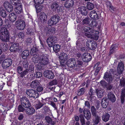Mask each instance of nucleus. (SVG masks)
I'll return each instance as SVG.
<instances>
[{
	"mask_svg": "<svg viewBox=\"0 0 125 125\" xmlns=\"http://www.w3.org/2000/svg\"><path fill=\"white\" fill-rule=\"evenodd\" d=\"M103 78L109 84H110L113 80L111 73L108 72L105 73Z\"/></svg>",
	"mask_w": 125,
	"mask_h": 125,
	"instance_id": "9d476101",
	"label": "nucleus"
},
{
	"mask_svg": "<svg viewBox=\"0 0 125 125\" xmlns=\"http://www.w3.org/2000/svg\"><path fill=\"white\" fill-rule=\"evenodd\" d=\"M26 94L28 96L36 98L38 97L37 91L33 89H29L26 91Z\"/></svg>",
	"mask_w": 125,
	"mask_h": 125,
	"instance_id": "1a4fd4ad",
	"label": "nucleus"
},
{
	"mask_svg": "<svg viewBox=\"0 0 125 125\" xmlns=\"http://www.w3.org/2000/svg\"><path fill=\"white\" fill-rule=\"evenodd\" d=\"M37 90L38 92H40L43 90V88L41 85H39L37 87Z\"/></svg>",
	"mask_w": 125,
	"mask_h": 125,
	"instance_id": "0e129e2a",
	"label": "nucleus"
},
{
	"mask_svg": "<svg viewBox=\"0 0 125 125\" xmlns=\"http://www.w3.org/2000/svg\"><path fill=\"white\" fill-rule=\"evenodd\" d=\"M119 44L118 43L113 44L110 49V52L112 53L115 52L116 50H117L118 49Z\"/></svg>",
	"mask_w": 125,
	"mask_h": 125,
	"instance_id": "cd10ccee",
	"label": "nucleus"
},
{
	"mask_svg": "<svg viewBox=\"0 0 125 125\" xmlns=\"http://www.w3.org/2000/svg\"><path fill=\"white\" fill-rule=\"evenodd\" d=\"M76 60L74 59H70L67 61L66 64L69 67L72 68L74 67L76 65Z\"/></svg>",
	"mask_w": 125,
	"mask_h": 125,
	"instance_id": "f3484780",
	"label": "nucleus"
},
{
	"mask_svg": "<svg viewBox=\"0 0 125 125\" xmlns=\"http://www.w3.org/2000/svg\"><path fill=\"white\" fill-rule=\"evenodd\" d=\"M107 102L101 101V105L103 108H105L106 107L107 105Z\"/></svg>",
	"mask_w": 125,
	"mask_h": 125,
	"instance_id": "69168bd1",
	"label": "nucleus"
},
{
	"mask_svg": "<svg viewBox=\"0 0 125 125\" xmlns=\"http://www.w3.org/2000/svg\"><path fill=\"white\" fill-rule=\"evenodd\" d=\"M57 39L55 36H52L48 38L47 40V42L50 47L53 46V50L56 53L58 52L60 49V46L58 44L53 45L57 42Z\"/></svg>",
	"mask_w": 125,
	"mask_h": 125,
	"instance_id": "f03ea898",
	"label": "nucleus"
},
{
	"mask_svg": "<svg viewBox=\"0 0 125 125\" xmlns=\"http://www.w3.org/2000/svg\"><path fill=\"white\" fill-rule=\"evenodd\" d=\"M26 111L27 114L29 115H32L35 112V109L32 107L26 108Z\"/></svg>",
	"mask_w": 125,
	"mask_h": 125,
	"instance_id": "393cba45",
	"label": "nucleus"
},
{
	"mask_svg": "<svg viewBox=\"0 0 125 125\" xmlns=\"http://www.w3.org/2000/svg\"><path fill=\"white\" fill-rule=\"evenodd\" d=\"M48 57L49 55L46 54L41 55L39 61L40 63L44 65L47 64L49 61Z\"/></svg>",
	"mask_w": 125,
	"mask_h": 125,
	"instance_id": "423d86ee",
	"label": "nucleus"
},
{
	"mask_svg": "<svg viewBox=\"0 0 125 125\" xmlns=\"http://www.w3.org/2000/svg\"><path fill=\"white\" fill-rule=\"evenodd\" d=\"M12 62L11 59H6L4 60L2 63V67L4 69L7 68L11 65Z\"/></svg>",
	"mask_w": 125,
	"mask_h": 125,
	"instance_id": "4468645a",
	"label": "nucleus"
},
{
	"mask_svg": "<svg viewBox=\"0 0 125 125\" xmlns=\"http://www.w3.org/2000/svg\"><path fill=\"white\" fill-rule=\"evenodd\" d=\"M94 116L95 120L94 121V123L96 125L98 124L100 121L101 119L100 117L96 114L95 115H93Z\"/></svg>",
	"mask_w": 125,
	"mask_h": 125,
	"instance_id": "a18cd8bd",
	"label": "nucleus"
},
{
	"mask_svg": "<svg viewBox=\"0 0 125 125\" xmlns=\"http://www.w3.org/2000/svg\"><path fill=\"white\" fill-rule=\"evenodd\" d=\"M86 7L87 10H90L93 9L94 8V5L92 3L88 2L87 3Z\"/></svg>",
	"mask_w": 125,
	"mask_h": 125,
	"instance_id": "c03bdc74",
	"label": "nucleus"
},
{
	"mask_svg": "<svg viewBox=\"0 0 125 125\" xmlns=\"http://www.w3.org/2000/svg\"><path fill=\"white\" fill-rule=\"evenodd\" d=\"M9 20L12 22L14 21L17 18V16L14 13L9 14Z\"/></svg>",
	"mask_w": 125,
	"mask_h": 125,
	"instance_id": "473e14b6",
	"label": "nucleus"
},
{
	"mask_svg": "<svg viewBox=\"0 0 125 125\" xmlns=\"http://www.w3.org/2000/svg\"><path fill=\"white\" fill-rule=\"evenodd\" d=\"M7 15L6 12L4 9L0 8V15L3 18L5 17Z\"/></svg>",
	"mask_w": 125,
	"mask_h": 125,
	"instance_id": "a19ab883",
	"label": "nucleus"
},
{
	"mask_svg": "<svg viewBox=\"0 0 125 125\" xmlns=\"http://www.w3.org/2000/svg\"><path fill=\"white\" fill-rule=\"evenodd\" d=\"M0 38L3 42H7L10 39V34L7 29L5 27L1 28L0 30Z\"/></svg>",
	"mask_w": 125,
	"mask_h": 125,
	"instance_id": "7ed1b4c3",
	"label": "nucleus"
},
{
	"mask_svg": "<svg viewBox=\"0 0 125 125\" xmlns=\"http://www.w3.org/2000/svg\"><path fill=\"white\" fill-rule=\"evenodd\" d=\"M84 116L85 118L87 120L89 119L91 117V114L90 112L88 110H86L84 109L83 110Z\"/></svg>",
	"mask_w": 125,
	"mask_h": 125,
	"instance_id": "a878e982",
	"label": "nucleus"
},
{
	"mask_svg": "<svg viewBox=\"0 0 125 125\" xmlns=\"http://www.w3.org/2000/svg\"><path fill=\"white\" fill-rule=\"evenodd\" d=\"M0 46L3 51L4 52L6 51L9 48L8 45L6 42L1 43Z\"/></svg>",
	"mask_w": 125,
	"mask_h": 125,
	"instance_id": "f704fd0d",
	"label": "nucleus"
},
{
	"mask_svg": "<svg viewBox=\"0 0 125 125\" xmlns=\"http://www.w3.org/2000/svg\"><path fill=\"white\" fill-rule=\"evenodd\" d=\"M82 57L83 60L85 62H88L92 59V56L91 54L88 53H85L82 54Z\"/></svg>",
	"mask_w": 125,
	"mask_h": 125,
	"instance_id": "ddd939ff",
	"label": "nucleus"
},
{
	"mask_svg": "<svg viewBox=\"0 0 125 125\" xmlns=\"http://www.w3.org/2000/svg\"><path fill=\"white\" fill-rule=\"evenodd\" d=\"M40 57L39 54H34L33 55V62L34 63L38 62L40 60Z\"/></svg>",
	"mask_w": 125,
	"mask_h": 125,
	"instance_id": "72a5a7b5",
	"label": "nucleus"
},
{
	"mask_svg": "<svg viewBox=\"0 0 125 125\" xmlns=\"http://www.w3.org/2000/svg\"><path fill=\"white\" fill-rule=\"evenodd\" d=\"M44 0H34V2L36 4H42L44 2Z\"/></svg>",
	"mask_w": 125,
	"mask_h": 125,
	"instance_id": "052dcab7",
	"label": "nucleus"
},
{
	"mask_svg": "<svg viewBox=\"0 0 125 125\" xmlns=\"http://www.w3.org/2000/svg\"><path fill=\"white\" fill-rule=\"evenodd\" d=\"M84 27V30L85 31L87 32L88 33H91L92 31H93V29H92L91 28H90V27L88 26Z\"/></svg>",
	"mask_w": 125,
	"mask_h": 125,
	"instance_id": "de8ad7c7",
	"label": "nucleus"
},
{
	"mask_svg": "<svg viewBox=\"0 0 125 125\" xmlns=\"http://www.w3.org/2000/svg\"><path fill=\"white\" fill-rule=\"evenodd\" d=\"M11 3L14 5H16L17 4L19 3V0H10Z\"/></svg>",
	"mask_w": 125,
	"mask_h": 125,
	"instance_id": "13d9d810",
	"label": "nucleus"
},
{
	"mask_svg": "<svg viewBox=\"0 0 125 125\" xmlns=\"http://www.w3.org/2000/svg\"><path fill=\"white\" fill-rule=\"evenodd\" d=\"M15 23V24L16 25L17 28L18 30H22L24 29L26 25L25 22H21V23Z\"/></svg>",
	"mask_w": 125,
	"mask_h": 125,
	"instance_id": "aec40b11",
	"label": "nucleus"
},
{
	"mask_svg": "<svg viewBox=\"0 0 125 125\" xmlns=\"http://www.w3.org/2000/svg\"><path fill=\"white\" fill-rule=\"evenodd\" d=\"M60 64L62 66H63L65 61L68 58V56L66 54L63 52H61L59 56Z\"/></svg>",
	"mask_w": 125,
	"mask_h": 125,
	"instance_id": "0eeeda50",
	"label": "nucleus"
},
{
	"mask_svg": "<svg viewBox=\"0 0 125 125\" xmlns=\"http://www.w3.org/2000/svg\"><path fill=\"white\" fill-rule=\"evenodd\" d=\"M20 101L21 104L26 108L30 107L31 104L28 98L25 96H23L21 98Z\"/></svg>",
	"mask_w": 125,
	"mask_h": 125,
	"instance_id": "6e6552de",
	"label": "nucleus"
},
{
	"mask_svg": "<svg viewBox=\"0 0 125 125\" xmlns=\"http://www.w3.org/2000/svg\"><path fill=\"white\" fill-rule=\"evenodd\" d=\"M17 21H16L15 23L17 24V23H21L23 22H25V19L24 17L22 15H20L17 16L16 19Z\"/></svg>",
	"mask_w": 125,
	"mask_h": 125,
	"instance_id": "7c9ffc66",
	"label": "nucleus"
},
{
	"mask_svg": "<svg viewBox=\"0 0 125 125\" xmlns=\"http://www.w3.org/2000/svg\"><path fill=\"white\" fill-rule=\"evenodd\" d=\"M17 70L18 74L23 71L22 67L20 66H19L17 67Z\"/></svg>",
	"mask_w": 125,
	"mask_h": 125,
	"instance_id": "bf43d9fd",
	"label": "nucleus"
},
{
	"mask_svg": "<svg viewBox=\"0 0 125 125\" xmlns=\"http://www.w3.org/2000/svg\"><path fill=\"white\" fill-rule=\"evenodd\" d=\"M89 16L91 19L94 20H97L99 19L97 14L94 10H93L90 12Z\"/></svg>",
	"mask_w": 125,
	"mask_h": 125,
	"instance_id": "6ab92c4d",
	"label": "nucleus"
},
{
	"mask_svg": "<svg viewBox=\"0 0 125 125\" xmlns=\"http://www.w3.org/2000/svg\"><path fill=\"white\" fill-rule=\"evenodd\" d=\"M17 36L19 38L23 39L24 38V33L22 32H20L18 34Z\"/></svg>",
	"mask_w": 125,
	"mask_h": 125,
	"instance_id": "864d4df0",
	"label": "nucleus"
},
{
	"mask_svg": "<svg viewBox=\"0 0 125 125\" xmlns=\"http://www.w3.org/2000/svg\"><path fill=\"white\" fill-rule=\"evenodd\" d=\"M45 120L46 122L48 124L52 125H55L56 123V121L53 120L52 118L49 116L45 117Z\"/></svg>",
	"mask_w": 125,
	"mask_h": 125,
	"instance_id": "4be33fe9",
	"label": "nucleus"
},
{
	"mask_svg": "<svg viewBox=\"0 0 125 125\" xmlns=\"http://www.w3.org/2000/svg\"><path fill=\"white\" fill-rule=\"evenodd\" d=\"M29 63L26 59H24L23 61L21 64V65L22 66L23 68L25 69H27L28 67Z\"/></svg>",
	"mask_w": 125,
	"mask_h": 125,
	"instance_id": "37998d69",
	"label": "nucleus"
},
{
	"mask_svg": "<svg viewBox=\"0 0 125 125\" xmlns=\"http://www.w3.org/2000/svg\"><path fill=\"white\" fill-rule=\"evenodd\" d=\"M121 103L123 104L125 102V88H123L122 90L120 96Z\"/></svg>",
	"mask_w": 125,
	"mask_h": 125,
	"instance_id": "5701e85b",
	"label": "nucleus"
},
{
	"mask_svg": "<svg viewBox=\"0 0 125 125\" xmlns=\"http://www.w3.org/2000/svg\"><path fill=\"white\" fill-rule=\"evenodd\" d=\"M64 4V6L67 8L72 7L73 5L74 2L73 0H66Z\"/></svg>",
	"mask_w": 125,
	"mask_h": 125,
	"instance_id": "b1692460",
	"label": "nucleus"
},
{
	"mask_svg": "<svg viewBox=\"0 0 125 125\" xmlns=\"http://www.w3.org/2000/svg\"><path fill=\"white\" fill-rule=\"evenodd\" d=\"M57 83V80L56 79H54L49 82V85L52 86L54 85H56Z\"/></svg>",
	"mask_w": 125,
	"mask_h": 125,
	"instance_id": "5fc2aeb1",
	"label": "nucleus"
},
{
	"mask_svg": "<svg viewBox=\"0 0 125 125\" xmlns=\"http://www.w3.org/2000/svg\"><path fill=\"white\" fill-rule=\"evenodd\" d=\"M40 84V83L38 80H35L31 83L30 86L32 87L35 88L38 86Z\"/></svg>",
	"mask_w": 125,
	"mask_h": 125,
	"instance_id": "4c0bfd02",
	"label": "nucleus"
},
{
	"mask_svg": "<svg viewBox=\"0 0 125 125\" xmlns=\"http://www.w3.org/2000/svg\"><path fill=\"white\" fill-rule=\"evenodd\" d=\"M80 10V13L83 16H85L87 15L88 10L85 7H82Z\"/></svg>",
	"mask_w": 125,
	"mask_h": 125,
	"instance_id": "2f4dec72",
	"label": "nucleus"
},
{
	"mask_svg": "<svg viewBox=\"0 0 125 125\" xmlns=\"http://www.w3.org/2000/svg\"><path fill=\"white\" fill-rule=\"evenodd\" d=\"M4 6L6 10L8 12H10L13 10L12 5L7 1H5L4 3Z\"/></svg>",
	"mask_w": 125,
	"mask_h": 125,
	"instance_id": "dca6fc26",
	"label": "nucleus"
},
{
	"mask_svg": "<svg viewBox=\"0 0 125 125\" xmlns=\"http://www.w3.org/2000/svg\"><path fill=\"white\" fill-rule=\"evenodd\" d=\"M39 19L41 21L44 22L47 20V16L44 12H41L40 13Z\"/></svg>",
	"mask_w": 125,
	"mask_h": 125,
	"instance_id": "bb28decb",
	"label": "nucleus"
},
{
	"mask_svg": "<svg viewBox=\"0 0 125 125\" xmlns=\"http://www.w3.org/2000/svg\"><path fill=\"white\" fill-rule=\"evenodd\" d=\"M24 118V115L23 114H21L19 115L18 117V119L19 120H22Z\"/></svg>",
	"mask_w": 125,
	"mask_h": 125,
	"instance_id": "774afa93",
	"label": "nucleus"
},
{
	"mask_svg": "<svg viewBox=\"0 0 125 125\" xmlns=\"http://www.w3.org/2000/svg\"><path fill=\"white\" fill-rule=\"evenodd\" d=\"M124 69V66L123 63L122 62H119L117 68V72L119 74H121L122 73Z\"/></svg>",
	"mask_w": 125,
	"mask_h": 125,
	"instance_id": "412c9836",
	"label": "nucleus"
},
{
	"mask_svg": "<svg viewBox=\"0 0 125 125\" xmlns=\"http://www.w3.org/2000/svg\"><path fill=\"white\" fill-rule=\"evenodd\" d=\"M20 50L19 44L17 43H15L11 45L10 49L11 52H19Z\"/></svg>",
	"mask_w": 125,
	"mask_h": 125,
	"instance_id": "f8f14e48",
	"label": "nucleus"
},
{
	"mask_svg": "<svg viewBox=\"0 0 125 125\" xmlns=\"http://www.w3.org/2000/svg\"><path fill=\"white\" fill-rule=\"evenodd\" d=\"M25 106H24L21 103L18 107V110L19 112H23L25 110Z\"/></svg>",
	"mask_w": 125,
	"mask_h": 125,
	"instance_id": "79ce46f5",
	"label": "nucleus"
},
{
	"mask_svg": "<svg viewBox=\"0 0 125 125\" xmlns=\"http://www.w3.org/2000/svg\"><path fill=\"white\" fill-rule=\"evenodd\" d=\"M32 41V38L31 37H29L26 39L25 42L28 44L31 43Z\"/></svg>",
	"mask_w": 125,
	"mask_h": 125,
	"instance_id": "e2e57ef3",
	"label": "nucleus"
},
{
	"mask_svg": "<svg viewBox=\"0 0 125 125\" xmlns=\"http://www.w3.org/2000/svg\"><path fill=\"white\" fill-rule=\"evenodd\" d=\"M85 92V89L83 87L79 89L76 92L77 95L80 96L83 95Z\"/></svg>",
	"mask_w": 125,
	"mask_h": 125,
	"instance_id": "c9c22d12",
	"label": "nucleus"
},
{
	"mask_svg": "<svg viewBox=\"0 0 125 125\" xmlns=\"http://www.w3.org/2000/svg\"><path fill=\"white\" fill-rule=\"evenodd\" d=\"M91 19L88 17L84 18L82 21L83 24L87 25V26H89Z\"/></svg>",
	"mask_w": 125,
	"mask_h": 125,
	"instance_id": "e433bc0d",
	"label": "nucleus"
},
{
	"mask_svg": "<svg viewBox=\"0 0 125 125\" xmlns=\"http://www.w3.org/2000/svg\"><path fill=\"white\" fill-rule=\"evenodd\" d=\"M16 6L15 8V11L17 14H20L22 12V6L21 3H18L17 5H14Z\"/></svg>",
	"mask_w": 125,
	"mask_h": 125,
	"instance_id": "2eb2a0df",
	"label": "nucleus"
},
{
	"mask_svg": "<svg viewBox=\"0 0 125 125\" xmlns=\"http://www.w3.org/2000/svg\"><path fill=\"white\" fill-rule=\"evenodd\" d=\"M110 117V114L108 113H105L104 114H103L102 116L103 121L105 122L108 121L109 120Z\"/></svg>",
	"mask_w": 125,
	"mask_h": 125,
	"instance_id": "c85d7f7f",
	"label": "nucleus"
},
{
	"mask_svg": "<svg viewBox=\"0 0 125 125\" xmlns=\"http://www.w3.org/2000/svg\"><path fill=\"white\" fill-rule=\"evenodd\" d=\"M52 107H53L55 109H57V107L55 104L53 102L51 101L50 104Z\"/></svg>",
	"mask_w": 125,
	"mask_h": 125,
	"instance_id": "680f3d73",
	"label": "nucleus"
},
{
	"mask_svg": "<svg viewBox=\"0 0 125 125\" xmlns=\"http://www.w3.org/2000/svg\"><path fill=\"white\" fill-rule=\"evenodd\" d=\"M60 17L58 15H55L52 16L48 22L49 25L50 26L45 27L44 28V32L46 34H52V33L55 32V29L54 27H52L51 26L55 25L60 20Z\"/></svg>",
	"mask_w": 125,
	"mask_h": 125,
	"instance_id": "f257e3e1",
	"label": "nucleus"
},
{
	"mask_svg": "<svg viewBox=\"0 0 125 125\" xmlns=\"http://www.w3.org/2000/svg\"><path fill=\"white\" fill-rule=\"evenodd\" d=\"M91 111L93 115H95L96 114V110L94 106H92L91 108Z\"/></svg>",
	"mask_w": 125,
	"mask_h": 125,
	"instance_id": "6e6d98bb",
	"label": "nucleus"
},
{
	"mask_svg": "<svg viewBox=\"0 0 125 125\" xmlns=\"http://www.w3.org/2000/svg\"><path fill=\"white\" fill-rule=\"evenodd\" d=\"M95 93V91L92 88L90 89L88 92V97L90 98L91 101L92 100V97L93 95Z\"/></svg>",
	"mask_w": 125,
	"mask_h": 125,
	"instance_id": "ea45409f",
	"label": "nucleus"
},
{
	"mask_svg": "<svg viewBox=\"0 0 125 125\" xmlns=\"http://www.w3.org/2000/svg\"><path fill=\"white\" fill-rule=\"evenodd\" d=\"M34 70V67L33 65H30L28 69H26L18 74L20 77L22 78L25 77L26 75L28 74V73H32Z\"/></svg>",
	"mask_w": 125,
	"mask_h": 125,
	"instance_id": "39448f33",
	"label": "nucleus"
},
{
	"mask_svg": "<svg viewBox=\"0 0 125 125\" xmlns=\"http://www.w3.org/2000/svg\"><path fill=\"white\" fill-rule=\"evenodd\" d=\"M46 104L45 103H42L40 102H39L38 104L36 105L35 106V108L36 109H40L41 108L43 105Z\"/></svg>",
	"mask_w": 125,
	"mask_h": 125,
	"instance_id": "8fccbe9b",
	"label": "nucleus"
},
{
	"mask_svg": "<svg viewBox=\"0 0 125 125\" xmlns=\"http://www.w3.org/2000/svg\"><path fill=\"white\" fill-rule=\"evenodd\" d=\"M86 45L90 49L94 50L97 47V43L95 41H90L87 42Z\"/></svg>",
	"mask_w": 125,
	"mask_h": 125,
	"instance_id": "9b49d317",
	"label": "nucleus"
},
{
	"mask_svg": "<svg viewBox=\"0 0 125 125\" xmlns=\"http://www.w3.org/2000/svg\"><path fill=\"white\" fill-rule=\"evenodd\" d=\"M108 98L112 102H115L116 100L115 95L114 94L110 92L108 94Z\"/></svg>",
	"mask_w": 125,
	"mask_h": 125,
	"instance_id": "c756f323",
	"label": "nucleus"
},
{
	"mask_svg": "<svg viewBox=\"0 0 125 125\" xmlns=\"http://www.w3.org/2000/svg\"><path fill=\"white\" fill-rule=\"evenodd\" d=\"M83 64V62H82L81 61H78L77 62V64L76 65V66L78 67H81Z\"/></svg>",
	"mask_w": 125,
	"mask_h": 125,
	"instance_id": "338daca9",
	"label": "nucleus"
},
{
	"mask_svg": "<svg viewBox=\"0 0 125 125\" xmlns=\"http://www.w3.org/2000/svg\"><path fill=\"white\" fill-rule=\"evenodd\" d=\"M51 8L53 11L59 15H62V8L59 5V3L57 1L53 2L51 5Z\"/></svg>",
	"mask_w": 125,
	"mask_h": 125,
	"instance_id": "20e7f679",
	"label": "nucleus"
},
{
	"mask_svg": "<svg viewBox=\"0 0 125 125\" xmlns=\"http://www.w3.org/2000/svg\"><path fill=\"white\" fill-rule=\"evenodd\" d=\"M34 76L32 78V79H34L35 77H36V78H41L42 76V74L41 73L37 72L34 74Z\"/></svg>",
	"mask_w": 125,
	"mask_h": 125,
	"instance_id": "09e8293b",
	"label": "nucleus"
},
{
	"mask_svg": "<svg viewBox=\"0 0 125 125\" xmlns=\"http://www.w3.org/2000/svg\"><path fill=\"white\" fill-rule=\"evenodd\" d=\"M29 54V51L27 50L24 51L22 53V58L25 59L27 58Z\"/></svg>",
	"mask_w": 125,
	"mask_h": 125,
	"instance_id": "58836bf2",
	"label": "nucleus"
},
{
	"mask_svg": "<svg viewBox=\"0 0 125 125\" xmlns=\"http://www.w3.org/2000/svg\"><path fill=\"white\" fill-rule=\"evenodd\" d=\"M119 85L122 87H124L125 86V80L123 77H122V79L120 80Z\"/></svg>",
	"mask_w": 125,
	"mask_h": 125,
	"instance_id": "3c124183",
	"label": "nucleus"
},
{
	"mask_svg": "<svg viewBox=\"0 0 125 125\" xmlns=\"http://www.w3.org/2000/svg\"><path fill=\"white\" fill-rule=\"evenodd\" d=\"M44 74L45 77L49 79H52L54 77L53 73L51 71H45L44 72Z\"/></svg>",
	"mask_w": 125,
	"mask_h": 125,
	"instance_id": "a211bd4d",
	"label": "nucleus"
},
{
	"mask_svg": "<svg viewBox=\"0 0 125 125\" xmlns=\"http://www.w3.org/2000/svg\"><path fill=\"white\" fill-rule=\"evenodd\" d=\"M97 25V22L95 21H92L91 23H90V26L92 27H96Z\"/></svg>",
	"mask_w": 125,
	"mask_h": 125,
	"instance_id": "4d7b16f0",
	"label": "nucleus"
},
{
	"mask_svg": "<svg viewBox=\"0 0 125 125\" xmlns=\"http://www.w3.org/2000/svg\"><path fill=\"white\" fill-rule=\"evenodd\" d=\"M96 93L97 96L98 98L102 97L103 95V92L101 90H99L97 89L96 90Z\"/></svg>",
	"mask_w": 125,
	"mask_h": 125,
	"instance_id": "49530a36",
	"label": "nucleus"
},
{
	"mask_svg": "<svg viewBox=\"0 0 125 125\" xmlns=\"http://www.w3.org/2000/svg\"><path fill=\"white\" fill-rule=\"evenodd\" d=\"M35 7L36 9V11L37 13L41 11L42 9V7L40 4H38L35 5Z\"/></svg>",
	"mask_w": 125,
	"mask_h": 125,
	"instance_id": "603ef678",
	"label": "nucleus"
}]
</instances>
